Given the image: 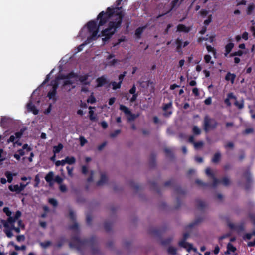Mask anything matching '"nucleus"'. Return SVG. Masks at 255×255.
I'll return each mask as SVG.
<instances>
[{
  "instance_id": "f257e3e1",
  "label": "nucleus",
  "mask_w": 255,
  "mask_h": 255,
  "mask_svg": "<svg viewBox=\"0 0 255 255\" xmlns=\"http://www.w3.org/2000/svg\"><path fill=\"white\" fill-rule=\"evenodd\" d=\"M123 17L122 7H108L106 12H101L98 16L100 19L99 27L103 25L109 21L108 27L102 32L103 40L106 41L115 33L116 29L121 26Z\"/></svg>"
},
{
  "instance_id": "f03ea898",
  "label": "nucleus",
  "mask_w": 255,
  "mask_h": 255,
  "mask_svg": "<svg viewBox=\"0 0 255 255\" xmlns=\"http://www.w3.org/2000/svg\"><path fill=\"white\" fill-rule=\"evenodd\" d=\"M3 212L8 216L6 220H1V222L3 224L4 228H9V224L15 223L21 216V212L18 210L16 212L14 216H11L12 212L10 210L9 208L7 207H5L3 209Z\"/></svg>"
},
{
  "instance_id": "7ed1b4c3",
  "label": "nucleus",
  "mask_w": 255,
  "mask_h": 255,
  "mask_svg": "<svg viewBox=\"0 0 255 255\" xmlns=\"http://www.w3.org/2000/svg\"><path fill=\"white\" fill-rule=\"evenodd\" d=\"M218 125V123L215 119L210 117L207 115L205 116L203 121V128L206 132L216 129Z\"/></svg>"
},
{
  "instance_id": "20e7f679",
  "label": "nucleus",
  "mask_w": 255,
  "mask_h": 255,
  "mask_svg": "<svg viewBox=\"0 0 255 255\" xmlns=\"http://www.w3.org/2000/svg\"><path fill=\"white\" fill-rule=\"evenodd\" d=\"M87 28L89 32L91 34V36L88 37L89 40H95L97 38V35L99 32V26L97 27L96 23L94 21H91L87 23Z\"/></svg>"
},
{
  "instance_id": "39448f33",
  "label": "nucleus",
  "mask_w": 255,
  "mask_h": 255,
  "mask_svg": "<svg viewBox=\"0 0 255 255\" xmlns=\"http://www.w3.org/2000/svg\"><path fill=\"white\" fill-rule=\"evenodd\" d=\"M59 79L58 78H56L54 80H53L51 82L50 86H52V90L51 91L49 92V99H52L53 102H55L56 100V98L55 96L56 89L57 88L58 85L59 83Z\"/></svg>"
},
{
  "instance_id": "423d86ee",
  "label": "nucleus",
  "mask_w": 255,
  "mask_h": 255,
  "mask_svg": "<svg viewBox=\"0 0 255 255\" xmlns=\"http://www.w3.org/2000/svg\"><path fill=\"white\" fill-rule=\"evenodd\" d=\"M84 243V242L81 241L78 237H75L72 238L69 245L71 248H76L79 250L83 245Z\"/></svg>"
},
{
  "instance_id": "0eeeda50",
  "label": "nucleus",
  "mask_w": 255,
  "mask_h": 255,
  "mask_svg": "<svg viewBox=\"0 0 255 255\" xmlns=\"http://www.w3.org/2000/svg\"><path fill=\"white\" fill-rule=\"evenodd\" d=\"M205 172L208 176H210L213 179V187H215L216 186H217L219 183L220 181L219 180L216 178L214 175L212 173L211 169L209 168H207L205 170Z\"/></svg>"
},
{
  "instance_id": "6e6552de",
  "label": "nucleus",
  "mask_w": 255,
  "mask_h": 255,
  "mask_svg": "<svg viewBox=\"0 0 255 255\" xmlns=\"http://www.w3.org/2000/svg\"><path fill=\"white\" fill-rule=\"evenodd\" d=\"M32 150V148L29 147L27 144H24L22 148L18 150L17 153L21 156H22L25 154H28Z\"/></svg>"
},
{
  "instance_id": "1a4fd4ad",
  "label": "nucleus",
  "mask_w": 255,
  "mask_h": 255,
  "mask_svg": "<svg viewBox=\"0 0 255 255\" xmlns=\"http://www.w3.org/2000/svg\"><path fill=\"white\" fill-rule=\"evenodd\" d=\"M11 122V119L6 116H2L0 122V126L4 128H7L9 124Z\"/></svg>"
},
{
  "instance_id": "9d476101",
  "label": "nucleus",
  "mask_w": 255,
  "mask_h": 255,
  "mask_svg": "<svg viewBox=\"0 0 255 255\" xmlns=\"http://www.w3.org/2000/svg\"><path fill=\"white\" fill-rule=\"evenodd\" d=\"M179 245L186 249L188 252L193 249L192 245L188 244L184 240L179 242Z\"/></svg>"
},
{
  "instance_id": "9b49d317",
  "label": "nucleus",
  "mask_w": 255,
  "mask_h": 255,
  "mask_svg": "<svg viewBox=\"0 0 255 255\" xmlns=\"http://www.w3.org/2000/svg\"><path fill=\"white\" fill-rule=\"evenodd\" d=\"M27 108L29 111L32 112L34 115H37L38 113V110L31 101L27 103Z\"/></svg>"
},
{
  "instance_id": "f8f14e48",
  "label": "nucleus",
  "mask_w": 255,
  "mask_h": 255,
  "mask_svg": "<svg viewBox=\"0 0 255 255\" xmlns=\"http://www.w3.org/2000/svg\"><path fill=\"white\" fill-rule=\"evenodd\" d=\"M191 30L190 27H187L183 24H179L177 26V30L180 32H188Z\"/></svg>"
},
{
  "instance_id": "ddd939ff",
  "label": "nucleus",
  "mask_w": 255,
  "mask_h": 255,
  "mask_svg": "<svg viewBox=\"0 0 255 255\" xmlns=\"http://www.w3.org/2000/svg\"><path fill=\"white\" fill-rule=\"evenodd\" d=\"M171 106L172 104L171 103L166 104L164 106L163 109L165 111V113H164L165 116L168 117L171 114L172 112L171 111H166L168 109H170L171 107Z\"/></svg>"
},
{
  "instance_id": "4468645a",
  "label": "nucleus",
  "mask_w": 255,
  "mask_h": 255,
  "mask_svg": "<svg viewBox=\"0 0 255 255\" xmlns=\"http://www.w3.org/2000/svg\"><path fill=\"white\" fill-rule=\"evenodd\" d=\"M8 188L10 191L15 192L17 194H19L21 192L18 184L14 185H10L9 186Z\"/></svg>"
},
{
  "instance_id": "2eb2a0df",
  "label": "nucleus",
  "mask_w": 255,
  "mask_h": 255,
  "mask_svg": "<svg viewBox=\"0 0 255 255\" xmlns=\"http://www.w3.org/2000/svg\"><path fill=\"white\" fill-rule=\"evenodd\" d=\"M227 250L225 252L226 254H230L231 253H234L236 251V248L231 243L227 245Z\"/></svg>"
},
{
  "instance_id": "dca6fc26",
  "label": "nucleus",
  "mask_w": 255,
  "mask_h": 255,
  "mask_svg": "<svg viewBox=\"0 0 255 255\" xmlns=\"http://www.w3.org/2000/svg\"><path fill=\"white\" fill-rule=\"evenodd\" d=\"M97 86L101 87L106 83V78L104 76H102L97 79Z\"/></svg>"
},
{
  "instance_id": "f3484780",
  "label": "nucleus",
  "mask_w": 255,
  "mask_h": 255,
  "mask_svg": "<svg viewBox=\"0 0 255 255\" xmlns=\"http://www.w3.org/2000/svg\"><path fill=\"white\" fill-rule=\"evenodd\" d=\"M107 181V177L106 175L104 173H102L101 174V178L100 180L97 182V185L98 186H101L104 184Z\"/></svg>"
},
{
  "instance_id": "a211bd4d",
  "label": "nucleus",
  "mask_w": 255,
  "mask_h": 255,
  "mask_svg": "<svg viewBox=\"0 0 255 255\" xmlns=\"http://www.w3.org/2000/svg\"><path fill=\"white\" fill-rule=\"evenodd\" d=\"M234 98H235V97L234 96L233 94L232 93H230L228 94L227 97L225 99L224 102L228 106H230L231 105V103L230 101V99Z\"/></svg>"
},
{
  "instance_id": "6ab92c4d",
  "label": "nucleus",
  "mask_w": 255,
  "mask_h": 255,
  "mask_svg": "<svg viewBox=\"0 0 255 255\" xmlns=\"http://www.w3.org/2000/svg\"><path fill=\"white\" fill-rule=\"evenodd\" d=\"M234 47V44L232 43H229L227 44L225 46L226 53L225 56H227L228 54L231 52L232 48Z\"/></svg>"
},
{
  "instance_id": "aec40b11",
  "label": "nucleus",
  "mask_w": 255,
  "mask_h": 255,
  "mask_svg": "<svg viewBox=\"0 0 255 255\" xmlns=\"http://www.w3.org/2000/svg\"><path fill=\"white\" fill-rule=\"evenodd\" d=\"M236 75L234 74L228 73L225 77V79L227 81H231L232 83H233L235 79Z\"/></svg>"
},
{
  "instance_id": "412c9836",
  "label": "nucleus",
  "mask_w": 255,
  "mask_h": 255,
  "mask_svg": "<svg viewBox=\"0 0 255 255\" xmlns=\"http://www.w3.org/2000/svg\"><path fill=\"white\" fill-rule=\"evenodd\" d=\"M4 228L5 229H4V232L6 234V236L9 238H11L13 236V234L12 232V230H11L10 226L9 225V228Z\"/></svg>"
},
{
  "instance_id": "4be33fe9",
  "label": "nucleus",
  "mask_w": 255,
  "mask_h": 255,
  "mask_svg": "<svg viewBox=\"0 0 255 255\" xmlns=\"http://www.w3.org/2000/svg\"><path fill=\"white\" fill-rule=\"evenodd\" d=\"M120 110L122 111L127 116L128 114H130L131 111L129 109L124 105H121L120 106Z\"/></svg>"
},
{
  "instance_id": "5701e85b",
  "label": "nucleus",
  "mask_w": 255,
  "mask_h": 255,
  "mask_svg": "<svg viewBox=\"0 0 255 255\" xmlns=\"http://www.w3.org/2000/svg\"><path fill=\"white\" fill-rule=\"evenodd\" d=\"M220 158H221L220 153L217 152L214 155V156L212 159V161L214 163H217L220 161Z\"/></svg>"
},
{
  "instance_id": "b1692460",
  "label": "nucleus",
  "mask_w": 255,
  "mask_h": 255,
  "mask_svg": "<svg viewBox=\"0 0 255 255\" xmlns=\"http://www.w3.org/2000/svg\"><path fill=\"white\" fill-rule=\"evenodd\" d=\"M146 27H142L138 28L135 31V35L137 38H139L144 30L145 29Z\"/></svg>"
},
{
  "instance_id": "393cba45",
  "label": "nucleus",
  "mask_w": 255,
  "mask_h": 255,
  "mask_svg": "<svg viewBox=\"0 0 255 255\" xmlns=\"http://www.w3.org/2000/svg\"><path fill=\"white\" fill-rule=\"evenodd\" d=\"M25 130L26 128H23L20 129L19 131L16 132L15 133V136L16 138L17 139H19L23 134V133Z\"/></svg>"
},
{
  "instance_id": "a878e982",
  "label": "nucleus",
  "mask_w": 255,
  "mask_h": 255,
  "mask_svg": "<svg viewBox=\"0 0 255 255\" xmlns=\"http://www.w3.org/2000/svg\"><path fill=\"white\" fill-rule=\"evenodd\" d=\"M65 163L73 164L75 163L76 160L74 157H67L65 159Z\"/></svg>"
},
{
  "instance_id": "bb28decb",
  "label": "nucleus",
  "mask_w": 255,
  "mask_h": 255,
  "mask_svg": "<svg viewBox=\"0 0 255 255\" xmlns=\"http://www.w3.org/2000/svg\"><path fill=\"white\" fill-rule=\"evenodd\" d=\"M63 146L62 144L60 143L57 146H55L53 148V152L54 154L58 153L62 149Z\"/></svg>"
},
{
  "instance_id": "cd10ccee",
  "label": "nucleus",
  "mask_w": 255,
  "mask_h": 255,
  "mask_svg": "<svg viewBox=\"0 0 255 255\" xmlns=\"http://www.w3.org/2000/svg\"><path fill=\"white\" fill-rule=\"evenodd\" d=\"M192 132L195 135H199L201 133V129L197 126H194L192 128Z\"/></svg>"
},
{
  "instance_id": "c85d7f7f",
  "label": "nucleus",
  "mask_w": 255,
  "mask_h": 255,
  "mask_svg": "<svg viewBox=\"0 0 255 255\" xmlns=\"http://www.w3.org/2000/svg\"><path fill=\"white\" fill-rule=\"evenodd\" d=\"M167 252L168 254L171 255H176L177 254V249L176 248L171 246L168 248Z\"/></svg>"
},
{
  "instance_id": "c756f323",
  "label": "nucleus",
  "mask_w": 255,
  "mask_h": 255,
  "mask_svg": "<svg viewBox=\"0 0 255 255\" xmlns=\"http://www.w3.org/2000/svg\"><path fill=\"white\" fill-rule=\"evenodd\" d=\"M128 121H134L136 118L139 117V114H132L131 112H130V114H128Z\"/></svg>"
},
{
  "instance_id": "7c9ffc66",
  "label": "nucleus",
  "mask_w": 255,
  "mask_h": 255,
  "mask_svg": "<svg viewBox=\"0 0 255 255\" xmlns=\"http://www.w3.org/2000/svg\"><path fill=\"white\" fill-rule=\"evenodd\" d=\"M5 175L7 178V182L11 183L13 180V174L9 171H6L5 173Z\"/></svg>"
},
{
  "instance_id": "2f4dec72",
  "label": "nucleus",
  "mask_w": 255,
  "mask_h": 255,
  "mask_svg": "<svg viewBox=\"0 0 255 255\" xmlns=\"http://www.w3.org/2000/svg\"><path fill=\"white\" fill-rule=\"evenodd\" d=\"M110 85L112 86V88L113 90L119 89L121 86V84L120 83H119V82L117 83L115 81L111 82Z\"/></svg>"
},
{
  "instance_id": "473e14b6",
  "label": "nucleus",
  "mask_w": 255,
  "mask_h": 255,
  "mask_svg": "<svg viewBox=\"0 0 255 255\" xmlns=\"http://www.w3.org/2000/svg\"><path fill=\"white\" fill-rule=\"evenodd\" d=\"M255 5L254 4H250L248 6V9L247 10V14L248 15H250L252 13L253 10L255 9Z\"/></svg>"
},
{
  "instance_id": "72a5a7b5",
  "label": "nucleus",
  "mask_w": 255,
  "mask_h": 255,
  "mask_svg": "<svg viewBox=\"0 0 255 255\" xmlns=\"http://www.w3.org/2000/svg\"><path fill=\"white\" fill-rule=\"evenodd\" d=\"M90 42V41L89 40V38H87V40L85 42V43L81 44L77 47V49H78L77 52H80V51H82L83 47Z\"/></svg>"
},
{
  "instance_id": "f704fd0d",
  "label": "nucleus",
  "mask_w": 255,
  "mask_h": 255,
  "mask_svg": "<svg viewBox=\"0 0 255 255\" xmlns=\"http://www.w3.org/2000/svg\"><path fill=\"white\" fill-rule=\"evenodd\" d=\"M194 148L196 149L200 148L203 147L204 143L203 141H198L197 142L194 143Z\"/></svg>"
},
{
  "instance_id": "c9c22d12",
  "label": "nucleus",
  "mask_w": 255,
  "mask_h": 255,
  "mask_svg": "<svg viewBox=\"0 0 255 255\" xmlns=\"http://www.w3.org/2000/svg\"><path fill=\"white\" fill-rule=\"evenodd\" d=\"M11 227V230L15 231L17 233H19L20 232V228L19 227H16L14 223L9 224Z\"/></svg>"
},
{
  "instance_id": "e433bc0d",
  "label": "nucleus",
  "mask_w": 255,
  "mask_h": 255,
  "mask_svg": "<svg viewBox=\"0 0 255 255\" xmlns=\"http://www.w3.org/2000/svg\"><path fill=\"white\" fill-rule=\"evenodd\" d=\"M87 78V76H82L80 78L79 80L81 83H82V84L84 85H89L90 82L86 81Z\"/></svg>"
},
{
  "instance_id": "4c0bfd02",
  "label": "nucleus",
  "mask_w": 255,
  "mask_h": 255,
  "mask_svg": "<svg viewBox=\"0 0 255 255\" xmlns=\"http://www.w3.org/2000/svg\"><path fill=\"white\" fill-rule=\"evenodd\" d=\"M176 43L177 44V50L179 51L182 47V41L179 38H178L176 40Z\"/></svg>"
},
{
  "instance_id": "58836bf2",
  "label": "nucleus",
  "mask_w": 255,
  "mask_h": 255,
  "mask_svg": "<svg viewBox=\"0 0 255 255\" xmlns=\"http://www.w3.org/2000/svg\"><path fill=\"white\" fill-rule=\"evenodd\" d=\"M222 183L224 185V186H228L230 184V180L229 178H227V177H224L222 180Z\"/></svg>"
},
{
  "instance_id": "ea45409f",
  "label": "nucleus",
  "mask_w": 255,
  "mask_h": 255,
  "mask_svg": "<svg viewBox=\"0 0 255 255\" xmlns=\"http://www.w3.org/2000/svg\"><path fill=\"white\" fill-rule=\"evenodd\" d=\"M126 73L127 72L125 71L123 72V74H121L119 76V83H120L121 84H122L123 80L124 78L125 77Z\"/></svg>"
},
{
  "instance_id": "a19ab883",
  "label": "nucleus",
  "mask_w": 255,
  "mask_h": 255,
  "mask_svg": "<svg viewBox=\"0 0 255 255\" xmlns=\"http://www.w3.org/2000/svg\"><path fill=\"white\" fill-rule=\"evenodd\" d=\"M126 73L127 72L125 71L123 72V74H121L119 76V83H120L121 84H122L123 80L124 78L125 77Z\"/></svg>"
},
{
  "instance_id": "79ce46f5",
  "label": "nucleus",
  "mask_w": 255,
  "mask_h": 255,
  "mask_svg": "<svg viewBox=\"0 0 255 255\" xmlns=\"http://www.w3.org/2000/svg\"><path fill=\"white\" fill-rule=\"evenodd\" d=\"M49 203L53 205L54 207H56L58 205L57 201L54 199H49Z\"/></svg>"
},
{
  "instance_id": "37998d69",
  "label": "nucleus",
  "mask_w": 255,
  "mask_h": 255,
  "mask_svg": "<svg viewBox=\"0 0 255 255\" xmlns=\"http://www.w3.org/2000/svg\"><path fill=\"white\" fill-rule=\"evenodd\" d=\"M87 101L88 103L93 104L95 102L96 99L95 97L92 95L88 98Z\"/></svg>"
},
{
  "instance_id": "c03bdc74",
  "label": "nucleus",
  "mask_w": 255,
  "mask_h": 255,
  "mask_svg": "<svg viewBox=\"0 0 255 255\" xmlns=\"http://www.w3.org/2000/svg\"><path fill=\"white\" fill-rule=\"evenodd\" d=\"M94 111H92V110H90L89 112V118L92 121H94L95 119H96V117L95 116H94Z\"/></svg>"
},
{
  "instance_id": "a18cd8bd",
  "label": "nucleus",
  "mask_w": 255,
  "mask_h": 255,
  "mask_svg": "<svg viewBox=\"0 0 255 255\" xmlns=\"http://www.w3.org/2000/svg\"><path fill=\"white\" fill-rule=\"evenodd\" d=\"M65 159L61 161H57L55 162V165L56 166H64L65 164Z\"/></svg>"
},
{
  "instance_id": "49530a36",
  "label": "nucleus",
  "mask_w": 255,
  "mask_h": 255,
  "mask_svg": "<svg viewBox=\"0 0 255 255\" xmlns=\"http://www.w3.org/2000/svg\"><path fill=\"white\" fill-rule=\"evenodd\" d=\"M14 248L16 250H24L26 249V246L25 245H22L21 247L18 245H14Z\"/></svg>"
},
{
  "instance_id": "de8ad7c7",
  "label": "nucleus",
  "mask_w": 255,
  "mask_h": 255,
  "mask_svg": "<svg viewBox=\"0 0 255 255\" xmlns=\"http://www.w3.org/2000/svg\"><path fill=\"white\" fill-rule=\"evenodd\" d=\"M120 133H121L120 130H116L113 133H112L110 134V136L113 138L115 137L118 135H119Z\"/></svg>"
},
{
  "instance_id": "09e8293b",
  "label": "nucleus",
  "mask_w": 255,
  "mask_h": 255,
  "mask_svg": "<svg viewBox=\"0 0 255 255\" xmlns=\"http://www.w3.org/2000/svg\"><path fill=\"white\" fill-rule=\"evenodd\" d=\"M80 144L81 146H83L87 142V140L83 136L80 137Z\"/></svg>"
},
{
  "instance_id": "8fccbe9b",
  "label": "nucleus",
  "mask_w": 255,
  "mask_h": 255,
  "mask_svg": "<svg viewBox=\"0 0 255 255\" xmlns=\"http://www.w3.org/2000/svg\"><path fill=\"white\" fill-rule=\"evenodd\" d=\"M35 183L34 184V187L38 186V184L40 183V179H39V177L38 175H36V176L35 177Z\"/></svg>"
},
{
  "instance_id": "3c124183",
  "label": "nucleus",
  "mask_w": 255,
  "mask_h": 255,
  "mask_svg": "<svg viewBox=\"0 0 255 255\" xmlns=\"http://www.w3.org/2000/svg\"><path fill=\"white\" fill-rule=\"evenodd\" d=\"M54 181L58 184H61L63 181V179L61 177L58 176L55 178Z\"/></svg>"
},
{
  "instance_id": "603ef678",
  "label": "nucleus",
  "mask_w": 255,
  "mask_h": 255,
  "mask_svg": "<svg viewBox=\"0 0 255 255\" xmlns=\"http://www.w3.org/2000/svg\"><path fill=\"white\" fill-rule=\"evenodd\" d=\"M140 86L143 88L145 87V86H148L149 85V81H148L147 82H138Z\"/></svg>"
},
{
  "instance_id": "864d4df0",
  "label": "nucleus",
  "mask_w": 255,
  "mask_h": 255,
  "mask_svg": "<svg viewBox=\"0 0 255 255\" xmlns=\"http://www.w3.org/2000/svg\"><path fill=\"white\" fill-rule=\"evenodd\" d=\"M243 54V52L241 50H239L237 52H235L234 53H232L230 55V56H241Z\"/></svg>"
},
{
  "instance_id": "5fc2aeb1",
  "label": "nucleus",
  "mask_w": 255,
  "mask_h": 255,
  "mask_svg": "<svg viewBox=\"0 0 255 255\" xmlns=\"http://www.w3.org/2000/svg\"><path fill=\"white\" fill-rule=\"evenodd\" d=\"M16 137L15 136V135H11L9 137V138L8 139V142L9 143V142H12L13 143H14L15 142V139H16Z\"/></svg>"
},
{
  "instance_id": "6e6d98bb",
  "label": "nucleus",
  "mask_w": 255,
  "mask_h": 255,
  "mask_svg": "<svg viewBox=\"0 0 255 255\" xmlns=\"http://www.w3.org/2000/svg\"><path fill=\"white\" fill-rule=\"evenodd\" d=\"M18 227H19L20 228L24 229V228H25V226H24V224L23 223L22 221L21 220L18 219Z\"/></svg>"
},
{
  "instance_id": "4d7b16f0",
  "label": "nucleus",
  "mask_w": 255,
  "mask_h": 255,
  "mask_svg": "<svg viewBox=\"0 0 255 255\" xmlns=\"http://www.w3.org/2000/svg\"><path fill=\"white\" fill-rule=\"evenodd\" d=\"M212 103V99L211 97H208L204 101V103L207 105H209Z\"/></svg>"
},
{
  "instance_id": "13d9d810",
  "label": "nucleus",
  "mask_w": 255,
  "mask_h": 255,
  "mask_svg": "<svg viewBox=\"0 0 255 255\" xmlns=\"http://www.w3.org/2000/svg\"><path fill=\"white\" fill-rule=\"evenodd\" d=\"M211 59V57L209 55H205L204 56V60L206 63H208L210 62V60Z\"/></svg>"
},
{
  "instance_id": "bf43d9fd",
  "label": "nucleus",
  "mask_w": 255,
  "mask_h": 255,
  "mask_svg": "<svg viewBox=\"0 0 255 255\" xmlns=\"http://www.w3.org/2000/svg\"><path fill=\"white\" fill-rule=\"evenodd\" d=\"M59 188H60V191H61V192H64L66 191V190H67V187H66V186L65 185H64V184H60V187H59Z\"/></svg>"
},
{
  "instance_id": "052dcab7",
  "label": "nucleus",
  "mask_w": 255,
  "mask_h": 255,
  "mask_svg": "<svg viewBox=\"0 0 255 255\" xmlns=\"http://www.w3.org/2000/svg\"><path fill=\"white\" fill-rule=\"evenodd\" d=\"M225 147L226 148H233L234 144L231 142H229L226 145H225Z\"/></svg>"
},
{
  "instance_id": "680f3d73",
  "label": "nucleus",
  "mask_w": 255,
  "mask_h": 255,
  "mask_svg": "<svg viewBox=\"0 0 255 255\" xmlns=\"http://www.w3.org/2000/svg\"><path fill=\"white\" fill-rule=\"evenodd\" d=\"M206 48L208 52H212L214 54H215V53H216L215 51L214 48L212 47L211 46L207 45L206 46Z\"/></svg>"
},
{
  "instance_id": "e2e57ef3",
  "label": "nucleus",
  "mask_w": 255,
  "mask_h": 255,
  "mask_svg": "<svg viewBox=\"0 0 255 255\" xmlns=\"http://www.w3.org/2000/svg\"><path fill=\"white\" fill-rule=\"evenodd\" d=\"M252 237V234L251 233H246L243 237V239L246 240H250L251 239Z\"/></svg>"
},
{
  "instance_id": "0e129e2a",
  "label": "nucleus",
  "mask_w": 255,
  "mask_h": 255,
  "mask_svg": "<svg viewBox=\"0 0 255 255\" xmlns=\"http://www.w3.org/2000/svg\"><path fill=\"white\" fill-rule=\"evenodd\" d=\"M136 87L135 86V85H134L129 90V93L132 95L133 94H136L135 93L136 92Z\"/></svg>"
},
{
  "instance_id": "69168bd1",
  "label": "nucleus",
  "mask_w": 255,
  "mask_h": 255,
  "mask_svg": "<svg viewBox=\"0 0 255 255\" xmlns=\"http://www.w3.org/2000/svg\"><path fill=\"white\" fill-rule=\"evenodd\" d=\"M236 229L239 232L241 231H243L244 230V227L243 225H241L238 226H237Z\"/></svg>"
},
{
  "instance_id": "338daca9",
  "label": "nucleus",
  "mask_w": 255,
  "mask_h": 255,
  "mask_svg": "<svg viewBox=\"0 0 255 255\" xmlns=\"http://www.w3.org/2000/svg\"><path fill=\"white\" fill-rule=\"evenodd\" d=\"M106 144H107V142H104V143H103L102 144H101L98 147V149L99 151H101L106 146Z\"/></svg>"
},
{
  "instance_id": "774afa93",
  "label": "nucleus",
  "mask_w": 255,
  "mask_h": 255,
  "mask_svg": "<svg viewBox=\"0 0 255 255\" xmlns=\"http://www.w3.org/2000/svg\"><path fill=\"white\" fill-rule=\"evenodd\" d=\"M82 172L84 174H86L88 172V167L86 166L82 167Z\"/></svg>"
}]
</instances>
